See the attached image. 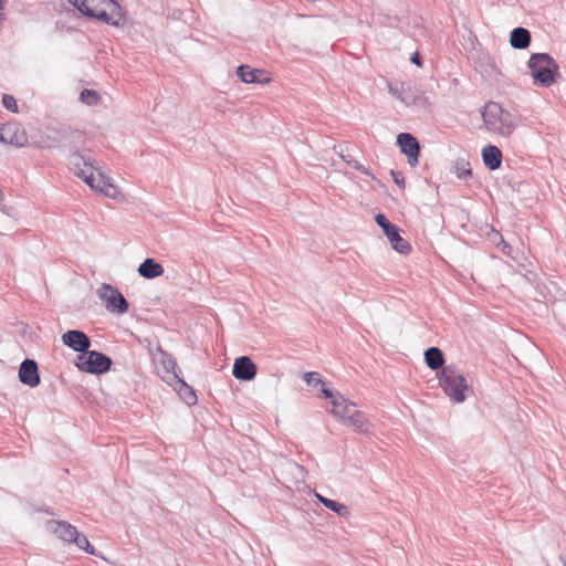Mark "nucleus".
<instances>
[{
    "label": "nucleus",
    "mask_w": 566,
    "mask_h": 566,
    "mask_svg": "<svg viewBox=\"0 0 566 566\" xmlns=\"http://www.w3.org/2000/svg\"><path fill=\"white\" fill-rule=\"evenodd\" d=\"M454 172L458 178H467L472 175L470 163L464 158H458L454 161Z\"/></svg>",
    "instance_id": "cd10ccee"
},
{
    "label": "nucleus",
    "mask_w": 566,
    "mask_h": 566,
    "mask_svg": "<svg viewBox=\"0 0 566 566\" xmlns=\"http://www.w3.org/2000/svg\"><path fill=\"white\" fill-rule=\"evenodd\" d=\"M439 385L444 394L454 402L465 400L464 391L469 389L465 377L458 370L457 366L448 365L438 373Z\"/></svg>",
    "instance_id": "20e7f679"
},
{
    "label": "nucleus",
    "mask_w": 566,
    "mask_h": 566,
    "mask_svg": "<svg viewBox=\"0 0 566 566\" xmlns=\"http://www.w3.org/2000/svg\"><path fill=\"white\" fill-rule=\"evenodd\" d=\"M76 366L82 371L101 375L109 370L112 359L99 352L86 350L77 356Z\"/></svg>",
    "instance_id": "39448f33"
},
{
    "label": "nucleus",
    "mask_w": 566,
    "mask_h": 566,
    "mask_svg": "<svg viewBox=\"0 0 566 566\" xmlns=\"http://www.w3.org/2000/svg\"><path fill=\"white\" fill-rule=\"evenodd\" d=\"M390 175L394 179V182L397 186H399L401 189H403L406 184H405V178L402 177V175L396 170H390Z\"/></svg>",
    "instance_id": "f704fd0d"
},
{
    "label": "nucleus",
    "mask_w": 566,
    "mask_h": 566,
    "mask_svg": "<svg viewBox=\"0 0 566 566\" xmlns=\"http://www.w3.org/2000/svg\"><path fill=\"white\" fill-rule=\"evenodd\" d=\"M304 380L307 385H314V386H317L319 382H322L319 374L315 373V371L305 373Z\"/></svg>",
    "instance_id": "473e14b6"
},
{
    "label": "nucleus",
    "mask_w": 566,
    "mask_h": 566,
    "mask_svg": "<svg viewBox=\"0 0 566 566\" xmlns=\"http://www.w3.org/2000/svg\"><path fill=\"white\" fill-rule=\"evenodd\" d=\"M482 158L485 167L490 170H495L501 167L502 153L499 147L488 145L482 149Z\"/></svg>",
    "instance_id": "6ab92c4d"
},
{
    "label": "nucleus",
    "mask_w": 566,
    "mask_h": 566,
    "mask_svg": "<svg viewBox=\"0 0 566 566\" xmlns=\"http://www.w3.org/2000/svg\"><path fill=\"white\" fill-rule=\"evenodd\" d=\"M80 99L86 104V105H96L99 99H101V96L99 94L94 91V90H88V88H84L82 92H81V95H80Z\"/></svg>",
    "instance_id": "c85d7f7f"
},
{
    "label": "nucleus",
    "mask_w": 566,
    "mask_h": 566,
    "mask_svg": "<svg viewBox=\"0 0 566 566\" xmlns=\"http://www.w3.org/2000/svg\"><path fill=\"white\" fill-rule=\"evenodd\" d=\"M318 385H321V386H322V387H321V391H322V394H323L326 398L332 399V401H333V400H335V398L337 397V394H338V392H334L332 389H329L328 387H326V384H325V381H323V380H322V382H319Z\"/></svg>",
    "instance_id": "72a5a7b5"
},
{
    "label": "nucleus",
    "mask_w": 566,
    "mask_h": 566,
    "mask_svg": "<svg viewBox=\"0 0 566 566\" xmlns=\"http://www.w3.org/2000/svg\"><path fill=\"white\" fill-rule=\"evenodd\" d=\"M332 413L335 417L340 418L343 421H345L349 415L357 409L355 403L344 398L340 394H337V397L332 401Z\"/></svg>",
    "instance_id": "f3484780"
},
{
    "label": "nucleus",
    "mask_w": 566,
    "mask_h": 566,
    "mask_svg": "<svg viewBox=\"0 0 566 566\" xmlns=\"http://www.w3.org/2000/svg\"><path fill=\"white\" fill-rule=\"evenodd\" d=\"M410 61H411V63L416 64L417 66H421L422 65L419 52L413 53L411 55V57H410Z\"/></svg>",
    "instance_id": "c9c22d12"
},
{
    "label": "nucleus",
    "mask_w": 566,
    "mask_h": 566,
    "mask_svg": "<svg viewBox=\"0 0 566 566\" xmlns=\"http://www.w3.org/2000/svg\"><path fill=\"white\" fill-rule=\"evenodd\" d=\"M160 370H161V378L164 380H174L175 378H178L179 374L177 373L178 366L176 359L168 353L160 350V357L158 360Z\"/></svg>",
    "instance_id": "dca6fc26"
},
{
    "label": "nucleus",
    "mask_w": 566,
    "mask_h": 566,
    "mask_svg": "<svg viewBox=\"0 0 566 566\" xmlns=\"http://www.w3.org/2000/svg\"><path fill=\"white\" fill-rule=\"evenodd\" d=\"M527 64L535 84L548 87L556 81L559 66L549 54L533 53Z\"/></svg>",
    "instance_id": "7ed1b4c3"
},
{
    "label": "nucleus",
    "mask_w": 566,
    "mask_h": 566,
    "mask_svg": "<svg viewBox=\"0 0 566 566\" xmlns=\"http://www.w3.org/2000/svg\"><path fill=\"white\" fill-rule=\"evenodd\" d=\"M73 543L76 544L78 548L84 549L86 553L91 555L95 554L94 547L91 545L85 535L77 532L76 538H74Z\"/></svg>",
    "instance_id": "c756f323"
},
{
    "label": "nucleus",
    "mask_w": 566,
    "mask_h": 566,
    "mask_svg": "<svg viewBox=\"0 0 566 566\" xmlns=\"http://www.w3.org/2000/svg\"><path fill=\"white\" fill-rule=\"evenodd\" d=\"M46 527L51 533L67 543H73L77 535L76 527L65 521H49Z\"/></svg>",
    "instance_id": "4468645a"
},
{
    "label": "nucleus",
    "mask_w": 566,
    "mask_h": 566,
    "mask_svg": "<svg viewBox=\"0 0 566 566\" xmlns=\"http://www.w3.org/2000/svg\"><path fill=\"white\" fill-rule=\"evenodd\" d=\"M405 88L406 86L401 85L400 87L394 86L392 84L388 83V91L389 93L399 99L402 103V98L405 96Z\"/></svg>",
    "instance_id": "2f4dec72"
},
{
    "label": "nucleus",
    "mask_w": 566,
    "mask_h": 566,
    "mask_svg": "<svg viewBox=\"0 0 566 566\" xmlns=\"http://www.w3.org/2000/svg\"><path fill=\"white\" fill-rule=\"evenodd\" d=\"M178 385L177 391L181 399L188 405L192 406L197 402V396L192 387H190L184 379L178 376L174 379Z\"/></svg>",
    "instance_id": "b1692460"
},
{
    "label": "nucleus",
    "mask_w": 566,
    "mask_h": 566,
    "mask_svg": "<svg viewBox=\"0 0 566 566\" xmlns=\"http://www.w3.org/2000/svg\"><path fill=\"white\" fill-rule=\"evenodd\" d=\"M564 566H566V562L564 563Z\"/></svg>",
    "instance_id": "58836bf2"
},
{
    "label": "nucleus",
    "mask_w": 566,
    "mask_h": 566,
    "mask_svg": "<svg viewBox=\"0 0 566 566\" xmlns=\"http://www.w3.org/2000/svg\"><path fill=\"white\" fill-rule=\"evenodd\" d=\"M2 104L10 112H13V113L18 112L17 101L12 95L4 94L2 97Z\"/></svg>",
    "instance_id": "7c9ffc66"
},
{
    "label": "nucleus",
    "mask_w": 566,
    "mask_h": 566,
    "mask_svg": "<svg viewBox=\"0 0 566 566\" xmlns=\"http://www.w3.org/2000/svg\"><path fill=\"white\" fill-rule=\"evenodd\" d=\"M62 342L73 350L84 354L91 346L90 337L82 331L70 329L62 335Z\"/></svg>",
    "instance_id": "9b49d317"
},
{
    "label": "nucleus",
    "mask_w": 566,
    "mask_h": 566,
    "mask_svg": "<svg viewBox=\"0 0 566 566\" xmlns=\"http://www.w3.org/2000/svg\"><path fill=\"white\" fill-rule=\"evenodd\" d=\"M256 366L248 356L234 360L232 374L239 380L250 381L256 376Z\"/></svg>",
    "instance_id": "f8f14e48"
},
{
    "label": "nucleus",
    "mask_w": 566,
    "mask_h": 566,
    "mask_svg": "<svg viewBox=\"0 0 566 566\" xmlns=\"http://www.w3.org/2000/svg\"><path fill=\"white\" fill-rule=\"evenodd\" d=\"M397 144L400 147V151L407 156L408 164L411 167H416L420 153V145L417 138L409 133H400L397 137Z\"/></svg>",
    "instance_id": "9d476101"
},
{
    "label": "nucleus",
    "mask_w": 566,
    "mask_h": 566,
    "mask_svg": "<svg viewBox=\"0 0 566 566\" xmlns=\"http://www.w3.org/2000/svg\"><path fill=\"white\" fill-rule=\"evenodd\" d=\"M237 74L244 83H268L270 80L263 70L252 69L249 65H240L237 69Z\"/></svg>",
    "instance_id": "2eb2a0df"
},
{
    "label": "nucleus",
    "mask_w": 566,
    "mask_h": 566,
    "mask_svg": "<svg viewBox=\"0 0 566 566\" xmlns=\"http://www.w3.org/2000/svg\"><path fill=\"white\" fill-rule=\"evenodd\" d=\"M339 156L345 163H347L354 169L360 171L361 174L368 177H371L373 179L375 178L371 171L367 167L363 166L358 160H356L350 154L339 153Z\"/></svg>",
    "instance_id": "bb28decb"
},
{
    "label": "nucleus",
    "mask_w": 566,
    "mask_h": 566,
    "mask_svg": "<svg viewBox=\"0 0 566 566\" xmlns=\"http://www.w3.org/2000/svg\"><path fill=\"white\" fill-rule=\"evenodd\" d=\"M482 117L488 130L502 136H510L517 127V117L495 102L484 106Z\"/></svg>",
    "instance_id": "f03ea898"
},
{
    "label": "nucleus",
    "mask_w": 566,
    "mask_h": 566,
    "mask_svg": "<svg viewBox=\"0 0 566 566\" xmlns=\"http://www.w3.org/2000/svg\"><path fill=\"white\" fill-rule=\"evenodd\" d=\"M402 103L407 106L424 105L427 104V97L424 92L417 85H408L405 88Z\"/></svg>",
    "instance_id": "4be33fe9"
},
{
    "label": "nucleus",
    "mask_w": 566,
    "mask_h": 566,
    "mask_svg": "<svg viewBox=\"0 0 566 566\" xmlns=\"http://www.w3.org/2000/svg\"><path fill=\"white\" fill-rule=\"evenodd\" d=\"M317 500L327 509L335 512L337 515L342 517H346L349 515V509L347 505L339 503L337 501L327 499L321 494H316Z\"/></svg>",
    "instance_id": "393cba45"
},
{
    "label": "nucleus",
    "mask_w": 566,
    "mask_h": 566,
    "mask_svg": "<svg viewBox=\"0 0 566 566\" xmlns=\"http://www.w3.org/2000/svg\"><path fill=\"white\" fill-rule=\"evenodd\" d=\"M2 136H3V134L0 133V142L2 140Z\"/></svg>",
    "instance_id": "4c0bfd02"
},
{
    "label": "nucleus",
    "mask_w": 566,
    "mask_h": 566,
    "mask_svg": "<svg viewBox=\"0 0 566 566\" xmlns=\"http://www.w3.org/2000/svg\"><path fill=\"white\" fill-rule=\"evenodd\" d=\"M424 361L432 370H442L444 365V355L439 347H429L424 352Z\"/></svg>",
    "instance_id": "5701e85b"
},
{
    "label": "nucleus",
    "mask_w": 566,
    "mask_h": 566,
    "mask_svg": "<svg viewBox=\"0 0 566 566\" xmlns=\"http://www.w3.org/2000/svg\"><path fill=\"white\" fill-rule=\"evenodd\" d=\"M1 142L15 147H23L27 145L28 138L24 130H15L9 137L3 135Z\"/></svg>",
    "instance_id": "a878e982"
},
{
    "label": "nucleus",
    "mask_w": 566,
    "mask_h": 566,
    "mask_svg": "<svg viewBox=\"0 0 566 566\" xmlns=\"http://www.w3.org/2000/svg\"><path fill=\"white\" fill-rule=\"evenodd\" d=\"M376 223L382 229L394 250L399 253L408 254L411 245L399 234V228L391 223L385 214L378 213L375 217Z\"/></svg>",
    "instance_id": "6e6552de"
},
{
    "label": "nucleus",
    "mask_w": 566,
    "mask_h": 566,
    "mask_svg": "<svg viewBox=\"0 0 566 566\" xmlns=\"http://www.w3.org/2000/svg\"><path fill=\"white\" fill-rule=\"evenodd\" d=\"M127 21L126 11L117 0H104L97 11L95 22H103L112 27H123Z\"/></svg>",
    "instance_id": "0eeeda50"
},
{
    "label": "nucleus",
    "mask_w": 566,
    "mask_h": 566,
    "mask_svg": "<svg viewBox=\"0 0 566 566\" xmlns=\"http://www.w3.org/2000/svg\"><path fill=\"white\" fill-rule=\"evenodd\" d=\"M97 296L105 304L108 312L124 314L128 310V302L117 287L103 283L96 291Z\"/></svg>",
    "instance_id": "423d86ee"
},
{
    "label": "nucleus",
    "mask_w": 566,
    "mask_h": 566,
    "mask_svg": "<svg viewBox=\"0 0 566 566\" xmlns=\"http://www.w3.org/2000/svg\"><path fill=\"white\" fill-rule=\"evenodd\" d=\"M138 274L145 279H156L164 273V268L155 259L147 258L138 266Z\"/></svg>",
    "instance_id": "aec40b11"
},
{
    "label": "nucleus",
    "mask_w": 566,
    "mask_h": 566,
    "mask_svg": "<svg viewBox=\"0 0 566 566\" xmlns=\"http://www.w3.org/2000/svg\"><path fill=\"white\" fill-rule=\"evenodd\" d=\"M531 32L522 27L512 30L510 35V44L514 49L524 50L531 44Z\"/></svg>",
    "instance_id": "412c9836"
},
{
    "label": "nucleus",
    "mask_w": 566,
    "mask_h": 566,
    "mask_svg": "<svg viewBox=\"0 0 566 566\" xmlns=\"http://www.w3.org/2000/svg\"><path fill=\"white\" fill-rule=\"evenodd\" d=\"M76 132L72 130L70 127H60L57 129H52L50 133L41 135L39 140L36 142V147L40 149H53L61 145H63L71 135Z\"/></svg>",
    "instance_id": "1a4fd4ad"
},
{
    "label": "nucleus",
    "mask_w": 566,
    "mask_h": 566,
    "mask_svg": "<svg viewBox=\"0 0 566 566\" xmlns=\"http://www.w3.org/2000/svg\"><path fill=\"white\" fill-rule=\"evenodd\" d=\"M6 0H0V10L3 9Z\"/></svg>",
    "instance_id": "e433bc0d"
},
{
    "label": "nucleus",
    "mask_w": 566,
    "mask_h": 566,
    "mask_svg": "<svg viewBox=\"0 0 566 566\" xmlns=\"http://www.w3.org/2000/svg\"><path fill=\"white\" fill-rule=\"evenodd\" d=\"M345 424L350 426L354 430L361 434H368L370 432V423L364 412L356 409L349 417L344 421Z\"/></svg>",
    "instance_id": "a211bd4d"
},
{
    "label": "nucleus",
    "mask_w": 566,
    "mask_h": 566,
    "mask_svg": "<svg viewBox=\"0 0 566 566\" xmlns=\"http://www.w3.org/2000/svg\"><path fill=\"white\" fill-rule=\"evenodd\" d=\"M70 170L94 191L101 192L108 198L115 199L118 189L113 185L112 178L105 175L95 159L75 150L69 156Z\"/></svg>",
    "instance_id": "f257e3e1"
},
{
    "label": "nucleus",
    "mask_w": 566,
    "mask_h": 566,
    "mask_svg": "<svg viewBox=\"0 0 566 566\" xmlns=\"http://www.w3.org/2000/svg\"><path fill=\"white\" fill-rule=\"evenodd\" d=\"M19 380L29 387H36L41 379L39 375L38 364L33 359H24L19 368Z\"/></svg>",
    "instance_id": "ddd939ff"
}]
</instances>
